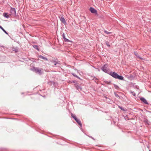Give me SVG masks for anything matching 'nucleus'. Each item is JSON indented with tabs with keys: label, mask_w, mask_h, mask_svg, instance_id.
Returning <instances> with one entry per match:
<instances>
[{
	"label": "nucleus",
	"mask_w": 151,
	"mask_h": 151,
	"mask_svg": "<svg viewBox=\"0 0 151 151\" xmlns=\"http://www.w3.org/2000/svg\"><path fill=\"white\" fill-rule=\"evenodd\" d=\"M108 74L115 79H117L121 80H124V77L122 76L121 75H119L115 72H112L110 71Z\"/></svg>",
	"instance_id": "nucleus-1"
},
{
	"label": "nucleus",
	"mask_w": 151,
	"mask_h": 151,
	"mask_svg": "<svg viewBox=\"0 0 151 151\" xmlns=\"http://www.w3.org/2000/svg\"><path fill=\"white\" fill-rule=\"evenodd\" d=\"M108 65L107 64L104 65L101 68V70L104 72L109 74L110 72V70L108 68Z\"/></svg>",
	"instance_id": "nucleus-2"
},
{
	"label": "nucleus",
	"mask_w": 151,
	"mask_h": 151,
	"mask_svg": "<svg viewBox=\"0 0 151 151\" xmlns=\"http://www.w3.org/2000/svg\"><path fill=\"white\" fill-rule=\"evenodd\" d=\"M31 70L36 73L39 74L40 75L42 74V71L41 70L38 68L33 67Z\"/></svg>",
	"instance_id": "nucleus-3"
},
{
	"label": "nucleus",
	"mask_w": 151,
	"mask_h": 151,
	"mask_svg": "<svg viewBox=\"0 0 151 151\" xmlns=\"http://www.w3.org/2000/svg\"><path fill=\"white\" fill-rule=\"evenodd\" d=\"M89 10L91 13L95 14L96 15L98 14L97 11L93 7H90Z\"/></svg>",
	"instance_id": "nucleus-4"
},
{
	"label": "nucleus",
	"mask_w": 151,
	"mask_h": 151,
	"mask_svg": "<svg viewBox=\"0 0 151 151\" xmlns=\"http://www.w3.org/2000/svg\"><path fill=\"white\" fill-rule=\"evenodd\" d=\"M10 11L12 15H16V14L15 8H13L11 7Z\"/></svg>",
	"instance_id": "nucleus-5"
},
{
	"label": "nucleus",
	"mask_w": 151,
	"mask_h": 151,
	"mask_svg": "<svg viewBox=\"0 0 151 151\" xmlns=\"http://www.w3.org/2000/svg\"><path fill=\"white\" fill-rule=\"evenodd\" d=\"M59 18L61 22L64 24H66V22L64 17L63 16H62Z\"/></svg>",
	"instance_id": "nucleus-6"
},
{
	"label": "nucleus",
	"mask_w": 151,
	"mask_h": 151,
	"mask_svg": "<svg viewBox=\"0 0 151 151\" xmlns=\"http://www.w3.org/2000/svg\"><path fill=\"white\" fill-rule=\"evenodd\" d=\"M141 100L144 103L146 104H148V103L145 99L143 97H141L140 98Z\"/></svg>",
	"instance_id": "nucleus-7"
},
{
	"label": "nucleus",
	"mask_w": 151,
	"mask_h": 151,
	"mask_svg": "<svg viewBox=\"0 0 151 151\" xmlns=\"http://www.w3.org/2000/svg\"><path fill=\"white\" fill-rule=\"evenodd\" d=\"M39 58H41L42 59H43V60H46V61H47L48 60V59L47 58L45 57L44 56H43L41 55H40L39 56Z\"/></svg>",
	"instance_id": "nucleus-8"
},
{
	"label": "nucleus",
	"mask_w": 151,
	"mask_h": 151,
	"mask_svg": "<svg viewBox=\"0 0 151 151\" xmlns=\"http://www.w3.org/2000/svg\"><path fill=\"white\" fill-rule=\"evenodd\" d=\"M3 16L6 18H8L9 17V15L7 13H3Z\"/></svg>",
	"instance_id": "nucleus-9"
},
{
	"label": "nucleus",
	"mask_w": 151,
	"mask_h": 151,
	"mask_svg": "<svg viewBox=\"0 0 151 151\" xmlns=\"http://www.w3.org/2000/svg\"><path fill=\"white\" fill-rule=\"evenodd\" d=\"M12 50L15 51V52H17L18 51V49L17 47H13L12 49Z\"/></svg>",
	"instance_id": "nucleus-10"
},
{
	"label": "nucleus",
	"mask_w": 151,
	"mask_h": 151,
	"mask_svg": "<svg viewBox=\"0 0 151 151\" xmlns=\"http://www.w3.org/2000/svg\"><path fill=\"white\" fill-rule=\"evenodd\" d=\"M134 55L136 56L137 57V58H139L140 59H142V58H140L139 57V55H138V54L137 53V52H134Z\"/></svg>",
	"instance_id": "nucleus-11"
},
{
	"label": "nucleus",
	"mask_w": 151,
	"mask_h": 151,
	"mask_svg": "<svg viewBox=\"0 0 151 151\" xmlns=\"http://www.w3.org/2000/svg\"><path fill=\"white\" fill-rule=\"evenodd\" d=\"M33 47L34 48L36 49L37 50L39 51V49L38 48V45H33Z\"/></svg>",
	"instance_id": "nucleus-12"
},
{
	"label": "nucleus",
	"mask_w": 151,
	"mask_h": 151,
	"mask_svg": "<svg viewBox=\"0 0 151 151\" xmlns=\"http://www.w3.org/2000/svg\"><path fill=\"white\" fill-rule=\"evenodd\" d=\"M0 29H1L6 34L8 35V33L1 26L0 27Z\"/></svg>",
	"instance_id": "nucleus-13"
},
{
	"label": "nucleus",
	"mask_w": 151,
	"mask_h": 151,
	"mask_svg": "<svg viewBox=\"0 0 151 151\" xmlns=\"http://www.w3.org/2000/svg\"><path fill=\"white\" fill-rule=\"evenodd\" d=\"M64 41L65 42H73V41L71 40H70L67 38H65V39H64Z\"/></svg>",
	"instance_id": "nucleus-14"
},
{
	"label": "nucleus",
	"mask_w": 151,
	"mask_h": 151,
	"mask_svg": "<svg viewBox=\"0 0 151 151\" xmlns=\"http://www.w3.org/2000/svg\"><path fill=\"white\" fill-rule=\"evenodd\" d=\"M76 121L78 123V124L80 125L81 126L82 124L81 122L78 119H77V120Z\"/></svg>",
	"instance_id": "nucleus-15"
},
{
	"label": "nucleus",
	"mask_w": 151,
	"mask_h": 151,
	"mask_svg": "<svg viewBox=\"0 0 151 151\" xmlns=\"http://www.w3.org/2000/svg\"><path fill=\"white\" fill-rule=\"evenodd\" d=\"M52 62L54 63V65H57V64L58 63V62H60L59 61H55V60H52Z\"/></svg>",
	"instance_id": "nucleus-16"
},
{
	"label": "nucleus",
	"mask_w": 151,
	"mask_h": 151,
	"mask_svg": "<svg viewBox=\"0 0 151 151\" xmlns=\"http://www.w3.org/2000/svg\"><path fill=\"white\" fill-rule=\"evenodd\" d=\"M72 74L74 76L76 77L78 79H80V78L78 76L76 73H73Z\"/></svg>",
	"instance_id": "nucleus-17"
},
{
	"label": "nucleus",
	"mask_w": 151,
	"mask_h": 151,
	"mask_svg": "<svg viewBox=\"0 0 151 151\" xmlns=\"http://www.w3.org/2000/svg\"><path fill=\"white\" fill-rule=\"evenodd\" d=\"M104 32L105 33L108 35L110 34L111 33V32H108L106 30H104Z\"/></svg>",
	"instance_id": "nucleus-18"
},
{
	"label": "nucleus",
	"mask_w": 151,
	"mask_h": 151,
	"mask_svg": "<svg viewBox=\"0 0 151 151\" xmlns=\"http://www.w3.org/2000/svg\"><path fill=\"white\" fill-rule=\"evenodd\" d=\"M106 45L109 47H110V45H109V43L108 42L106 41Z\"/></svg>",
	"instance_id": "nucleus-19"
},
{
	"label": "nucleus",
	"mask_w": 151,
	"mask_h": 151,
	"mask_svg": "<svg viewBox=\"0 0 151 151\" xmlns=\"http://www.w3.org/2000/svg\"><path fill=\"white\" fill-rule=\"evenodd\" d=\"M76 88L78 90H81V88L80 87V86H76Z\"/></svg>",
	"instance_id": "nucleus-20"
},
{
	"label": "nucleus",
	"mask_w": 151,
	"mask_h": 151,
	"mask_svg": "<svg viewBox=\"0 0 151 151\" xmlns=\"http://www.w3.org/2000/svg\"><path fill=\"white\" fill-rule=\"evenodd\" d=\"M104 82H105V83L107 84H109L111 83V81H105Z\"/></svg>",
	"instance_id": "nucleus-21"
},
{
	"label": "nucleus",
	"mask_w": 151,
	"mask_h": 151,
	"mask_svg": "<svg viewBox=\"0 0 151 151\" xmlns=\"http://www.w3.org/2000/svg\"><path fill=\"white\" fill-rule=\"evenodd\" d=\"M71 116L73 118H76V117L75 115L73 114H71Z\"/></svg>",
	"instance_id": "nucleus-22"
},
{
	"label": "nucleus",
	"mask_w": 151,
	"mask_h": 151,
	"mask_svg": "<svg viewBox=\"0 0 151 151\" xmlns=\"http://www.w3.org/2000/svg\"><path fill=\"white\" fill-rule=\"evenodd\" d=\"M62 37H63V38L64 40V39L66 38L65 37V34L64 33L63 34Z\"/></svg>",
	"instance_id": "nucleus-23"
},
{
	"label": "nucleus",
	"mask_w": 151,
	"mask_h": 151,
	"mask_svg": "<svg viewBox=\"0 0 151 151\" xmlns=\"http://www.w3.org/2000/svg\"><path fill=\"white\" fill-rule=\"evenodd\" d=\"M115 95L116 97H117L119 99L120 98V97H119V96L118 94L115 93Z\"/></svg>",
	"instance_id": "nucleus-24"
},
{
	"label": "nucleus",
	"mask_w": 151,
	"mask_h": 151,
	"mask_svg": "<svg viewBox=\"0 0 151 151\" xmlns=\"http://www.w3.org/2000/svg\"><path fill=\"white\" fill-rule=\"evenodd\" d=\"M119 107L120 109H121L123 111H124V109L123 108H122L120 106H119Z\"/></svg>",
	"instance_id": "nucleus-25"
},
{
	"label": "nucleus",
	"mask_w": 151,
	"mask_h": 151,
	"mask_svg": "<svg viewBox=\"0 0 151 151\" xmlns=\"http://www.w3.org/2000/svg\"><path fill=\"white\" fill-rule=\"evenodd\" d=\"M114 87L116 88L117 89H118L119 88V87L118 86L116 85L114 86Z\"/></svg>",
	"instance_id": "nucleus-26"
},
{
	"label": "nucleus",
	"mask_w": 151,
	"mask_h": 151,
	"mask_svg": "<svg viewBox=\"0 0 151 151\" xmlns=\"http://www.w3.org/2000/svg\"><path fill=\"white\" fill-rule=\"evenodd\" d=\"M33 60H32V62H36V61L35 60V59L34 58H32Z\"/></svg>",
	"instance_id": "nucleus-27"
},
{
	"label": "nucleus",
	"mask_w": 151,
	"mask_h": 151,
	"mask_svg": "<svg viewBox=\"0 0 151 151\" xmlns=\"http://www.w3.org/2000/svg\"><path fill=\"white\" fill-rule=\"evenodd\" d=\"M133 76H130L129 77H128L129 78H133Z\"/></svg>",
	"instance_id": "nucleus-28"
},
{
	"label": "nucleus",
	"mask_w": 151,
	"mask_h": 151,
	"mask_svg": "<svg viewBox=\"0 0 151 151\" xmlns=\"http://www.w3.org/2000/svg\"><path fill=\"white\" fill-rule=\"evenodd\" d=\"M0 47H3L4 48V46H3V45H0Z\"/></svg>",
	"instance_id": "nucleus-29"
},
{
	"label": "nucleus",
	"mask_w": 151,
	"mask_h": 151,
	"mask_svg": "<svg viewBox=\"0 0 151 151\" xmlns=\"http://www.w3.org/2000/svg\"><path fill=\"white\" fill-rule=\"evenodd\" d=\"M74 119L76 120V121L77 120V118L76 117V118H74Z\"/></svg>",
	"instance_id": "nucleus-30"
},
{
	"label": "nucleus",
	"mask_w": 151,
	"mask_h": 151,
	"mask_svg": "<svg viewBox=\"0 0 151 151\" xmlns=\"http://www.w3.org/2000/svg\"><path fill=\"white\" fill-rule=\"evenodd\" d=\"M74 119L76 120V121L77 120V118L76 117V118H74Z\"/></svg>",
	"instance_id": "nucleus-31"
},
{
	"label": "nucleus",
	"mask_w": 151,
	"mask_h": 151,
	"mask_svg": "<svg viewBox=\"0 0 151 151\" xmlns=\"http://www.w3.org/2000/svg\"><path fill=\"white\" fill-rule=\"evenodd\" d=\"M135 93H134V94H133V95H134V96H135Z\"/></svg>",
	"instance_id": "nucleus-32"
},
{
	"label": "nucleus",
	"mask_w": 151,
	"mask_h": 151,
	"mask_svg": "<svg viewBox=\"0 0 151 151\" xmlns=\"http://www.w3.org/2000/svg\"><path fill=\"white\" fill-rule=\"evenodd\" d=\"M1 26L0 25V27H1Z\"/></svg>",
	"instance_id": "nucleus-33"
}]
</instances>
